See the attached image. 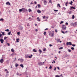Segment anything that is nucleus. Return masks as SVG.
<instances>
[{"label":"nucleus","instance_id":"nucleus-34","mask_svg":"<svg viewBox=\"0 0 77 77\" xmlns=\"http://www.w3.org/2000/svg\"><path fill=\"white\" fill-rule=\"evenodd\" d=\"M11 32H9L8 33V35H11Z\"/></svg>","mask_w":77,"mask_h":77},{"label":"nucleus","instance_id":"nucleus-38","mask_svg":"<svg viewBox=\"0 0 77 77\" xmlns=\"http://www.w3.org/2000/svg\"><path fill=\"white\" fill-rule=\"evenodd\" d=\"M44 35H46V32H44Z\"/></svg>","mask_w":77,"mask_h":77},{"label":"nucleus","instance_id":"nucleus-30","mask_svg":"<svg viewBox=\"0 0 77 77\" xmlns=\"http://www.w3.org/2000/svg\"><path fill=\"white\" fill-rule=\"evenodd\" d=\"M18 66V64L16 63L15 65V67H17V66Z\"/></svg>","mask_w":77,"mask_h":77},{"label":"nucleus","instance_id":"nucleus-14","mask_svg":"<svg viewBox=\"0 0 77 77\" xmlns=\"http://www.w3.org/2000/svg\"><path fill=\"white\" fill-rule=\"evenodd\" d=\"M19 40H20V39L19 38H17V40H16V42H19Z\"/></svg>","mask_w":77,"mask_h":77},{"label":"nucleus","instance_id":"nucleus-31","mask_svg":"<svg viewBox=\"0 0 77 77\" xmlns=\"http://www.w3.org/2000/svg\"><path fill=\"white\" fill-rule=\"evenodd\" d=\"M55 77H60V76L58 75H55Z\"/></svg>","mask_w":77,"mask_h":77},{"label":"nucleus","instance_id":"nucleus-43","mask_svg":"<svg viewBox=\"0 0 77 77\" xmlns=\"http://www.w3.org/2000/svg\"><path fill=\"white\" fill-rule=\"evenodd\" d=\"M68 51L69 52H70L71 51V50H70V49H68Z\"/></svg>","mask_w":77,"mask_h":77},{"label":"nucleus","instance_id":"nucleus-11","mask_svg":"<svg viewBox=\"0 0 77 77\" xmlns=\"http://www.w3.org/2000/svg\"><path fill=\"white\" fill-rule=\"evenodd\" d=\"M56 41L58 42H60V39L59 38V39L57 38L56 39Z\"/></svg>","mask_w":77,"mask_h":77},{"label":"nucleus","instance_id":"nucleus-60","mask_svg":"<svg viewBox=\"0 0 77 77\" xmlns=\"http://www.w3.org/2000/svg\"><path fill=\"white\" fill-rule=\"evenodd\" d=\"M54 70H56V68L55 67V68L54 69Z\"/></svg>","mask_w":77,"mask_h":77},{"label":"nucleus","instance_id":"nucleus-64","mask_svg":"<svg viewBox=\"0 0 77 77\" xmlns=\"http://www.w3.org/2000/svg\"><path fill=\"white\" fill-rule=\"evenodd\" d=\"M5 71H7V69H5Z\"/></svg>","mask_w":77,"mask_h":77},{"label":"nucleus","instance_id":"nucleus-12","mask_svg":"<svg viewBox=\"0 0 77 77\" xmlns=\"http://www.w3.org/2000/svg\"><path fill=\"white\" fill-rule=\"evenodd\" d=\"M75 9V8L73 7H71L70 8V10H71V9Z\"/></svg>","mask_w":77,"mask_h":77},{"label":"nucleus","instance_id":"nucleus-19","mask_svg":"<svg viewBox=\"0 0 77 77\" xmlns=\"http://www.w3.org/2000/svg\"><path fill=\"white\" fill-rule=\"evenodd\" d=\"M38 52H39V53H41L42 52V51H41V49H39L38 50Z\"/></svg>","mask_w":77,"mask_h":77},{"label":"nucleus","instance_id":"nucleus-49","mask_svg":"<svg viewBox=\"0 0 77 77\" xmlns=\"http://www.w3.org/2000/svg\"><path fill=\"white\" fill-rule=\"evenodd\" d=\"M72 47H75V45L72 44Z\"/></svg>","mask_w":77,"mask_h":77},{"label":"nucleus","instance_id":"nucleus-45","mask_svg":"<svg viewBox=\"0 0 77 77\" xmlns=\"http://www.w3.org/2000/svg\"><path fill=\"white\" fill-rule=\"evenodd\" d=\"M72 13V12L71 11H70L69 12V14H71Z\"/></svg>","mask_w":77,"mask_h":77},{"label":"nucleus","instance_id":"nucleus-61","mask_svg":"<svg viewBox=\"0 0 77 77\" xmlns=\"http://www.w3.org/2000/svg\"><path fill=\"white\" fill-rule=\"evenodd\" d=\"M7 45H8V46H10V45L9 43H7Z\"/></svg>","mask_w":77,"mask_h":77},{"label":"nucleus","instance_id":"nucleus-1","mask_svg":"<svg viewBox=\"0 0 77 77\" xmlns=\"http://www.w3.org/2000/svg\"><path fill=\"white\" fill-rule=\"evenodd\" d=\"M63 30H66V26L64 25H63V26H62Z\"/></svg>","mask_w":77,"mask_h":77},{"label":"nucleus","instance_id":"nucleus-41","mask_svg":"<svg viewBox=\"0 0 77 77\" xmlns=\"http://www.w3.org/2000/svg\"><path fill=\"white\" fill-rule=\"evenodd\" d=\"M46 50V49L45 48H44L43 49V51H45Z\"/></svg>","mask_w":77,"mask_h":77},{"label":"nucleus","instance_id":"nucleus-17","mask_svg":"<svg viewBox=\"0 0 77 77\" xmlns=\"http://www.w3.org/2000/svg\"><path fill=\"white\" fill-rule=\"evenodd\" d=\"M20 66H21L22 68H24V66H23V64H20Z\"/></svg>","mask_w":77,"mask_h":77},{"label":"nucleus","instance_id":"nucleus-25","mask_svg":"<svg viewBox=\"0 0 77 77\" xmlns=\"http://www.w3.org/2000/svg\"><path fill=\"white\" fill-rule=\"evenodd\" d=\"M69 45H72V43L71 42H69Z\"/></svg>","mask_w":77,"mask_h":77},{"label":"nucleus","instance_id":"nucleus-29","mask_svg":"<svg viewBox=\"0 0 77 77\" xmlns=\"http://www.w3.org/2000/svg\"><path fill=\"white\" fill-rule=\"evenodd\" d=\"M57 6H59V8H60V4H57Z\"/></svg>","mask_w":77,"mask_h":77},{"label":"nucleus","instance_id":"nucleus-42","mask_svg":"<svg viewBox=\"0 0 77 77\" xmlns=\"http://www.w3.org/2000/svg\"><path fill=\"white\" fill-rule=\"evenodd\" d=\"M20 30H23V28L22 27H20Z\"/></svg>","mask_w":77,"mask_h":77},{"label":"nucleus","instance_id":"nucleus-48","mask_svg":"<svg viewBox=\"0 0 77 77\" xmlns=\"http://www.w3.org/2000/svg\"><path fill=\"white\" fill-rule=\"evenodd\" d=\"M2 36V35L1 33H0V38H1Z\"/></svg>","mask_w":77,"mask_h":77},{"label":"nucleus","instance_id":"nucleus-50","mask_svg":"<svg viewBox=\"0 0 77 77\" xmlns=\"http://www.w3.org/2000/svg\"><path fill=\"white\" fill-rule=\"evenodd\" d=\"M66 45H69V42H67L66 43Z\"/></svg>","mask_w":77,"mask_h":77},{"label":"nucleus","instance_id":"nucleus-13","mask_svg":"<svg viewBox=\"0 0 77 77\" xmlns=\"http://www.w3.org/2000/svg\"><path fill=\"white\" fill-rule=\"evenodd\" d=\"M32 51L33 52H37V51L35 50V49H33V50Z\"/></svg>","mask_w":77,"mask_h":77},{"label":"nucleus","instance_id":"nucleus-18","mask_svg":"<svg viewBox=\"0 0 77 77\" xmlns=\"http://www.w3.org/2000/svg\"><path fill=\"white\" fill-rule=\"evenodd\" d=\"M29 12H32V10L30 9H29Z\"/></svg>","mask_w":77,"mask_h":77},{"label":"nucleus","instance_id":"nucleus-6","mask_svg":"<svg viewBox=\"0 0 77 77\" xmlns=\"http://www.w3.org/2000/svg\"><path fill=\"white\" fill-rule=\"evenodd\" d=\"M44 5H47V2L46 1V0H44Z\"/></svg>","mask_w":77,"mask_h":77},{"label":"nucleus","instance_id":"nucleus-46","mask_svg":"<svg viewBox=\"0 0 77 77\" xmlns=\"http://www.w3.org/2000/svg\"><path fill=\"white\" fill-rule=\"evenodd\" d=\"M61 32L62 33H63V34H65V32L63 31H62Z\"/></svg>","mask_w":77,"mask_h":77},{"label":"nucleus","instance_id":"nucleus-7","mask_svg":"<svg viewBox=\"0 0 77 77\" xmlns=\"http://www.w3.org/2000/svg\"><path fill=\"white\" fill-rule=\"evenodd\" d=\"M4 60H3V59H1L0 60V63H3V61Z\"/></svg>","mask_w":77,"mask_h":77},{"label":"nucleus","instance_id":"nucleus-21","mask_svg":"<svg viewBox=\"0 0 77 77\" xmlns=\"http://www.w3.org/2000/svg\"><path fill=\"white\" fill-rule=\"evenodd\" d=\"M75 18V16H74V15H73L72 16V18L73 19H74Z\"/></svg>","mask_w":77,"mask_h":77},{"label":"nucleus","instance_id":"nucleus-56","mask_svg":"<svg viewBox=\"0 0 77 77\" xmlns=\"http://www.w3.org/2000/svg\"><path fill=\"white\" fill-rule=\"evenodd\" d=\"M54 11H58V10H54Z\"/></svg>","mask_w":77,"mask_h":77},{"label":"nucleus","instance_id":"nucleus-36","mask_svg":"<svg viewBox=\"0 0 77 77\" xmlns=\"http://www.w3.org/2000/svg\"><path fill=\"white\" fill-rule=\"evenodd\" d=\"M5 31H6V32H9V30L8 29H7L5 30Z\"/></svg>","mask_w":77,"mask_h":77},{"label":"nucleus","instance_id":"nucleus-62","mask_svg":"<svg viewBox=\"0 0 77 77\" xmlns=\"http://www.w3.org/2000/svg\"><path fill=\"white\" fill-rule=\"evenodd\" d=\"M34 3H35V4H36V3H37L36 2H35Z\"/></svg>","mask_w":77,"mask_h":77},{"label":"nucleus","instance_id":"nucleus-8","mask_svg":"<svg viewBox=\"0 0 77 77\" xmlns=\"http://www.w3.org/2000/svg\"><path fill=\"white\" fill-rule=\"evenodd\" d=\"M37 12L38 13V14H41V11L39 10H37Z\"/></svg>","mask_w":77,"mask_h":77},{"label":"nucleus","instance_id":"nucleus-44","mask_svg":"<svg viewBox=\"0 0 77 77\" xmlns=\"http://www.w3.org/2000/svg\"><path fill=\"white\" fill-rule=\"evenodd\" d=\"M14 56V54L13 53L10 55V56Z\"/></svg>","mask_w":77,"mask_h":77},{"label":"nucleus","instance_id":"nucleus-2","mask_svg":"<svg viewBox=\"0 0 77 77\" xmlns=\"http://www.w3.org/2000/svg\"><path fill=\"white\" fill-rule=\"evenodd\" d=\"M18 61H20V62H23L24 61V59H22V58H19V59H18Z\"/></svg>","mask_w":77,"mask_h":77},{"label":"nucleus","instance_id":"nucleus-3","mask_svg":"<svg viewBox=\"0 0 77 77\" xmlns=\"http://www.w3.org/2000/svg\"><path fill=\"white\" fill-rule=\"evenodd\" d=\"M71 24L72 25V26H76V25H77V23H76V22H75L74 23H72Z\"/></svg>","mask_w":77,"mask_h":77},{"label":"nucleus","instance_id":"nucleus-16","mask_svg":"<svg viewBox=\"0 0 77 77\" xmlns=\"http://www.w3.org/2000/svg\"><path fill=\"white\" fill-rule=\"evenodd\" d=\"M11 51L12 52H14V51H15L14 50V49L12 48L11 49Z\"/></svg>","mask_w":77,"mask_h":77},{"label":"nucleus","instance_id":"nucleus-39","mask_svg":"<svg viewBox=\"0 0 77 77\" xmlns=\"http://www.w3.org/2000/svg\"><path fill=\"white\" fill-rule=\"evenodd\" d=\"M3 19L1 18L0 19V21H3Z\"/></svg>","mask_w":77,"mask_h":77},{"label":"nucleus","instance_id":"nucleus-27","mask_svg":"<svg viewBox=\"0 0 77 77\" xmlns=\"http://www.w3.org/2000/svg\"><path fill=\"white\" fill-rule=\"evenodd\" d=\"M49 69H52V67L51 66H50V67H49Z\"/></svg>","mask_w":77,"mask_h":77},{"label":"nucleus","instance_id":"nucleus-28","mask_svg":"<svg viewBox=\"0 0 77 77\" xmlns=\"http://www.w3.org/2000/svg\"><path fill=\"white\" fill-rule=\"evenodd\" d=\"M49 3H52V2H51V0H49Z\"/></svg>","mask_w":77,"mask_h":77},{"label":"nucleus","instance_id":"nucleus-47","mask_svg":"<svg viewBox=\"0 0 77 77\" xmlns=\"http://www.w3.org/2000/svg\"><path fill=\"white\" fill-rule=\"evenodd\" d=\"M17 35H20V32H17Z\"/></svg>","mask_w":77,"mask_h":77},{"label":"nucleus","instance_id":"nucleus-40","mask_svg":"<svg viewBox=\"0 0 77 77\" xmlns=\"http://www.w3.org/2000/svg\"><path fill=\"white\" fill-rule=\"evenodd\" d=\"M22 11H25V8H22Z\"/></svg>","mask_w":77,"mask_h":77},{"label":"nucleus","instance_id":"nucleus-54","mask_svg":"<svg viewBox=\"0 0 77 77\" xmlns=\"http://www.w3.org/2000/svg\"><path fill=\"white\" fill-rule=\"evenodd\" d=\"M57 69H58L59 70L60 68H59V67H57Z\"/></svg>","mask_w":77,"mask_h":77},{"label":"nucleus","instance_id":"nucleus-32","mask_svg":"<svg viewBox=\"0 0 77 77\" xmlns=\"http://www.w3.org/2000/svg\"><path fill=\"white\" fill-rule=\"evenodd\" d=\"M32 57L31 56H29L28 57H29V58H32Z\"/></svg>","mask_w":77,"mask_h":77},{"label":"nucleus","instance_id":"nucleus-4","mask_svg":"<svg viewBox=\"0 0 77 77\" xmlns=\"http://www.w3.org/2000/svg\"><path fill=\"white\" fill-rule=\"evenodd\" d=\"M43 64V63L42 62H40L38 63V65L39 66H41V65H42Z\"/></svg>","mask_w":77,"mask_h":77},{"label":"nucleus","instance_id":"nucleus-52","mask_svg":"<svg viewBox=\"0 0 77 77\" xmlns=\"http://www.w3.org/2000/svg\"><path fill=\"white\" fill-rule=\"evenodd\" d=\"M27 26H30V25H29V23H28L27 24Z\"/></svg>","mask_w":77,"mask_h":77},{"label":"nucleus","instance_id":"nucleus-22","mask_svg":"<svg viewBox=\"0 0 77 77\" xmlns=\"http://www.w3.org/2000/svg\"><path fill=\"white\" fill-rule=\"evenodd\" d=\"M59 50H62V49H63V47H60V48H59Z\"/></svg>","mask_w":77,"mask_h":77},{"label":"nucleus","instance_id":"nucleus-37","mask_svg":"<svg viewBox=\"0 0 77 77\" xmlns=\"http://www.w3.org/2000/svg\"><path fill=\"white\" fill-rule=\"evenodd\" d=\"M19 11L20 12H21L22 11H23V10H22V9H19Z\"/></svg>","mask_w":77,"mask_h":77},{"label":"nucleus","instance_id":"nucleus-10","mask_svg":"<svg viewBox=\"0 0 77 77\" xmlns=\"http://www.w3.org/2000/svg\"><path fill=\"white\" fill-rule=\"evenodd\" d=\"M28 56L27 54H26L25 55V59H27V58H28Z\"/></svg>","mask_w":77,"mask_h":77},{"label":"nucleus","instance_id":"nucleus-9","mask_svg":"<svg viewBox=\"0 0 77 77\" xmlns=\"http://www.w3.org/2000/svg\"><path fill=\"white\" fill-rule=\"evenodd\" d=\"M8 5H11V3L9 2H7L6 3V5H8Z\"/></svg>","mask_w":77,"mask_h":77},{"label":"nucleus","instance_id":"nucleus-5","mask_svg":"<svg viewBox=\"0 0 77 77\" xmlns=\"http://www.w3.org/2000/svg\"><path fill=\"white\" fill-rule=\"evenodd\" d=\"M0 41L1 42V44H3V42H4V40H3V39H1L0 40Z\"/></svg>","mask_w":77,"mask_h":77},{"label":"nucleus","instance_id":"nucleus-57","mask_svg":"<svg viewBox=\"0 0 77 77\" xmlns=\"http://www.w3.org/2000/svg\"><path fill=\"white\" fill-rule=\"evenodd\" d=\"M45 18V16H44L43 17V19H44Z\"/></svg>","mask_w":77,"mask_h":77},{"label":"nucleus","instance_id":"nucleus-35","mask_svg":"<svg viewBox=\"0 0 77 77\" xmlns=\"http://www.w3.org/2000/svg\"><path fill=\"white\" fill-rule=\"evenodd\" d=\"M2 35H3V36H4V35H5V32H3L2 33Z\"/></svg>","mask_w":77,"mask_h":77},{"label":"nucleus","instance_id":"nucleus-53","mask_svg":"<svg viewBox=\"0 0 77 77\" xmlns=\"http://www.w3.org/2000/svg\"><path fill=\"white\" fill-rule=\"evenodd\" d=\"M63 9H64V10H65L66 9V8H65V7H63Z\"/></svg>","mask_w":77,"mask_h":77},{"label":"nucleus","instance_id":"nucleus-15","mask_svg":"<svg viewBox=\"0 0 77 77\" xmlns=\"http://www.w3.org/2000/svg\"><path fill=\"white\" fill-rule=\"evenodd\" d=\"M72 3H73L72 1H71V2L69 3V4L70 5H72Z\"/></svg>","mask_w":77,"mask_h":77},{"label":"nucleus","instance_id":"nucleus-59","mask_svg":"<svg viewBox=\"0 0 77 77\" xmlns=\"http://www.w3.org/2000/svg\"><path fill=\"white\" fill-rule=\"evenodd\" d=\"M17 75H19V73H18V72L17 73Z\"/></svg>","mask_w":77,"mask_h":77},{"label":"nucleus","instance_id":"nucleus-55","mask_svg":"<svg viewBox=\"0 0 77 77\" xmlns=\"http://www.w3.org/2000/svg\"><path fill=\"white\" fill-rule=\"evenodd\" d=\"M6 36L5 37H4V40H6Z\"/></svg>","mask_w":77,"mask_h":77},{"label":"nucleus","instance_id":"nucleus-51","mask_svg":"<svg viewBox=\"0 0 77 77\" xmlns=\"http://www.w3.org/2000/svg\"><path fill=\"white\" fill-rule=\"evenodd\" d=\"M49 46L50 47H52V46H53V45L50 44L49 45Z\"/></svg>","mask_w":77,"mask_h":77},{"label":"nucleus","instance_id":"nucleus-63","mask_svg":"<svg viewBox=\"0 0 77 77\" xmlns=\"http://www.w3.org/2000/svg\"><path fill=\"white\" fill-rule=\"evenodd\" d=\"M35 31H36V32H38V29H35Z\"/></svg>","mask_w":77,"mask_h":77},{"label":"nucleus","instance_id":"nucleus-20","mask_svg":"<svg viewBox=\"0 0 77 77\" xmlns=\"http://www.w3.org/2000/svg\"><path fill=\"white\" fill-rule=\"evenodd\" d=\"M38 8H41V5L39 4H38L37 5Z\"/></svg>","mask_w":77,"mask_h":77},{"label":"nucleus","instance_id":"nucleus-33","mask_svg":"<svg viewBox=\"0 0 77 77\" xmlns=\"http://www.w3.org/2000/svg\"><path fill=\"white\" fill-rule=\"evenodd\" d=\"M63 21H62L60 23V24H63Z\"/></svg>","mask_w":77,"mask_h":77},{"label":"nucleus","instance_id":"nucleus-23","mask_svg":"<svg viewBox=\"0 0 77 77\" xmlns=\"http://www.w3.org/2000/svg\"><path fill=\"white\" fill-rule=\"evenodd\" d=\"M71 49L72 50H74V47H72L71 48Z\"/></svg>","mask_w":77,"mask_h":77},{"label":"nucleus","instance_id":"nucleus-26","mask_svg":"<svg viewBox=\"0 0 77 77\" xmlns=\"http://www.w3.org/2000/svg\"><path fill=\"white\" fill-rule=\"evenodd\" d=\"M13 55H14V56L16 55V54H16V53H15V52H14V53H13Z\"/></svg>","mask_w":77,"mask_h":77},{"label":"nucleus","instance_id":"nucleus-58","mask_svg":"<svg viewBox=\"0 0 77 77\" xmlns=\"http://www.w3.org/2000/svg\"><path fill=\"white\" fill-rule=\"evenodd\" d=\"M66 25H68V23H67V22H66Z\"/></svg>","mask_w":77,"mask_h":77},{"label":"nucleus","instance_id":"nucleus-24","mask_svg":"<svg viewBox=\"0 0 77 77\" xmlns=\"http://www.w3.org/2000/svg\"><path fill=\"white\" fill-rule=\"evenodd\" d=\"M51 35L52 36H54V33H52L51 34Z\"/></svg>","mask_w":77,"mask_h":77}]
</instances>
